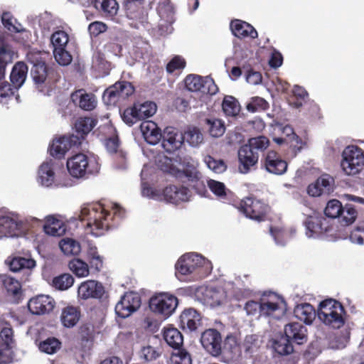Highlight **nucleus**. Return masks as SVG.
Segmentation results:
<instances>
[{
    "mask_svg": "<svg viewBox=\"0 0 364 364\" xmlns=\"http://www.w3.org/2000/svg\"><path fill=\"white\" fill-rule=\"evenodd\" d=\"M111 208L110 211L99 202L84 204L79 218L87 222L86 227L90 229L93 235L100 236L117 226L124 217L125 210L117 204H113Z\"/></svg>",
    "mask_w": 364,
    "mask_h": 364,
    "instance_id": "obj_1",
    "label": "nucleus"
},
{
    "mask_svg": "<svg viewBox=\"0 0 364 364\" xmlns=\"http://www.w3.org/2000/svg\"><path fill=\"white\" fill-rule=\"evenodd\" d=\"M284 335L274 342V348L280 355L291 353L294 351L292 343L302 345L307 341L306 328L297 322L286 325Z\"/></svg>",
    "mask_w": 364,
    "mask_h": 364,
    "instance_id": "obj_2",
    "label": "nucleus"
},
{
    "mask_svg": "<svg viewBox=\"0 0 364 364\" xmlns=\"http://www.w3.org/2000/svg\"><path fill=\"white\" fill-rule=\"evenodd\" d=\"M318 318L325 325L338 329L345 324L346 311L342 304L333 299L322 301L318 306Z\"/></svg>",
    "mask_w": 364,
    "mask_h": 364,
    "instance_id": "obj_3",
    "label": "nucleus"
},
{
    "mask_svg": "<svg viewBox=\"0 0 364 364\" xmlns=\"http://www.w3.org/2000/svg\"><path fill=\"white\" fill-rule=\"evenodd\" d=\"M205 259L196 253H188L181 256L176 264V274L180 279L190 276L193 279L204 277L203 264Z\"/></svg>",
    "mask_w": 364,
    "mask_h": 364,
    "instance_id": "obj_4",
    "label": "nucleus"
},
{
    "mask_svg": "<svg viewBox=\"0 0 364 364\" xmlns=\"http://www.w3.org/2000/svg\"><path fill=\"white\" fill-rule=\"evenodd\" d=\"M67 168L70 174L77 178L87 177L100 170L97 160L82 153L70 157L67 161Z\"/></svg>",
    "mask_w": 364,
    "mask_h": 364,
    "instance_id": "obj_5",
    "label": "nucleus"
},
{
    "mask_svg": "<svg viewBox=\"0 0 364 364\" xmlns=\"http://www.w3.org/2000/svg\"><path fill=\"white\" fill-rule=\"evenodd\" d=\"M364 166V151L357 146L345 148L342 153L341 166L346 174L353 176L358 173Z\"/></svg>",
    "mask_w": 364,
    "mask_h": 364,
    "instance_id": "obj_6",
    "label": "nucleus"
},
{
    "mask_svg": "<svg viewBox=\"0 0 364 364\" xmlns=\"http://www.w3.org/2000/svg\"><path fill=\"white\" fill-rule=\"evenodd\" d=\"M135 91L133 85L127 81H118L107 88L102 100L107 105H114L132 95Z\"/></svg>",
    "mask_w": 364,
    "mask_h": 364,
    "instance_id": "obj_7",
    "label": "nucleus"
},
{
    "mask_svg": "<svg viewBox=\"0 0 364 364\" xmlns=\"http://www.w3.org/2000/svg\"><path fill=\"white\" fill-rule=\"evenodd\" d=\"M178 306V299L173 295L161 293L151 296L149 301L150 310L164 317L171 316Z\"/></svg>",
    "mask_w": 364,
    "mask_h": 364,
    "instance_id": "obj_8",
    "label": "nucleus"
},
{
    "mask_svg": "<svg viewBox=\"0 0 364 364\" xmlns=\"http://www.w3.org/2000/svg\"><path fill=\"white\" fill-rule=\"evenodd\" d=\"M240 210L246 217L259 222L266 219L268 205L255 198L246 197L241 200Z\"/></svg>",
    "mask_w": 364,
    "mask_h": 364,
    "instance_id": "obj_9",
    "label": "nucleus"
},
{
    "mask_svg": "<svg viewBox=\"0 0 364 364\" xmlns=\"http://www.w3.org/2000/svg\"><path fill=\"white\" fill-rule=\"evenodd\" d=\"M31 76L36 84L46 83L52 85L60 78L58 70L52 67H48L45 62L37 61L31 68Z\"/></svg>",
    "mask_w": 364,
    "mask_h": 364,
    "instance_id": "obj_10",
    "label": "nucleus"
},
{
    "mask_svg": "<svg viewBox=\"0 0 364 364\" xmlns=\"http://www.w3.org/2000/svg\"><path fill=\"white\" fill-rule=\"evenodd\" d=\"M141 298L134 292H127L115 306L116 314L121 318H127L141 306Z\"/></svg>",
    "mask_w": 364,
    "mask_h": 364,
    "instance_id": "obj_11",
    "label": "nucleus"
},
{
    "mask_svg": "<svg viewBox=\"0 0 364 364\" xmlns=\"http://www.w3.org/2000/svg\"><path fill=\"white\" fill-rule=\"evenodd\" d=\"M79 139L74 134L63 136L53 141L49 147L50 154L56 159H62L69 149L78 147Z\"/></svg>",
    "mask_w": 364,
    "mask_h": 364,
    "instance_id": "obj_12",
    "label": "nucleus"
},
{
    "mask_svg": "<svg viewBox=\"0 0 364 364\" xmlns=\"http://www.w3.org/2000/svg\"><path fill=\"white\" fill-rule=\"evenodd\" d=\"M203 347L212 355L218 356L222 353V337L220 333L214 328L203 331L200 336Z\"/></svg>",
    "mask_w": 364,
    "mask_h": 364,
    "instance_id": "obj_13",
    "label": "nucleus"
},
{
    "mask_svg": "<svg viewBox=\"0 0 364 364\" xmlns=\"http://www.w3.org/2000/svg\"><path fill=\"white\" fill-rule=\"evenodd\" d=\"M178 177L185 178L186 180L183 181L186 182L198 194L205 196L207 192L202 175L194 166H188L182 171H178Z\"/></svg>",
    "mask_w": 364,
    "mask_h": 364,
    "instance_id": "obj_14",
    "label": "nucleus"
},
{
    "mask_svg": "<svg viewBox=\"0 0 364 364\" xmlns=\"http://www.w3.org/2000/svg\"><path fill=\"white\" fill-rule=\"evenodd\" d=\"M55 301L50 296L39 294L29 299L28 308L33 315H43L53 311Z\"/></svg>",
    "mask_w": 364,
    "mask_h": 364,
    "instance_id": "obj_15",
    "label": "nucleus"
},
{
    "mask_svg": "<svg viewBox=\"0 0 364 364\" xmlns=\"http://www.w3.org/2000/svg\"><path fill=\"white\" fill-rule=\"evenodd\" d=\"M306 235L315 237L328 232L331 228L329 221L321 215H310L305 222Z\"/></svg>",
    "mask_w": 364,
    "mask_h": 364,
    "instance_id": "obj_16",
    "label": "nucleus"
},
{
    "mask_svg": "<svg viewBox=\"0 0 364 364\" xmlns=\"http://www.w3.org/2000/svg\"><path fill=\"white\" fill-rule=\"evenodd\" d=\"M262 164L267 171L275 175L284 173L288 167L287 162L282 159L280 154L275 151H269L262 161Z\"/></svg>",
    "mask_w": 364,
    "mask_h": 364,
    "instance_id": "obj_17",
    "label": "nucleus"
},
{
    "mask_svg": "<svg viewBox=\"0 0 364 364\" xmlns=\"http://www.w3.org/2000/svg\"><path fill=\"white\" fill-rule=\"evenodd\" d=\"M240 173H247L252 167L255 166L259 160V154L256 151L250 149V146L244 144L238 150L237 153Z\"/></svg>",
    "mask_w": 364,
    "mask_h": 364,
    "instance_id": "obj_18",
    "label": "nucleus"
},
{
    "mask_svg": "<svg viewBox=\"0 0 364 364\" xmlns=\"http://www.w3.org/2000/svg\"><path fill=\"white\" fill-rule=\"evenodd\" d=\"M105 294L103 285L95 280L82 282L77 289V296L81 299H101Z\"/></svg>",
    "mask_w": 364,
    "mask_h": 364,
    "instance_id": "obj_19",
    "label": "nucleus"
},
{
    "mask_svg": "<svg viewBox=\"0 0 364 364\" xmlns=\"http://www.w3.org/2000/svg\"><path fill=\"white\" fill-rule=\"evenodd\" d=\"M162 194L167 202L173 204L187 202L191 196V191L187 187L183 186L178 187L174 185L166 186L163 190Z\"/></svg>",
    "mask_w": 364,
    "mask_h": 364,
    "instance_id": "obj_20",
    "label": "nucleus"
},
{
    "mask_svg": "<svg viewBox=\"0 0 364 364\" xmlns=\"http://www.w3.org/2000/svg\"><path fill=\"white\" fill-rule=\"evenodd\" d=\"M162 139V146L169 154L181 148L183 142V135L171 127L164 130Z\"/></svg>",
    "mask_w": 364,
    "mask_h": 364,
    "instance_id": "obj_21",
    "label": "nucleus"
},
{
    "mask_svg": "<svg viewBox=\"0 0 364 364\" xmlns=\"http://www.w3.org/2000/svg\"><path fill=\"white\" fill-rule=\"evenodd\" d=\"M180 324L183 329L196 331L202 325L201 315L194 309H186L180 316Z\"/></svg>",
    "mask_w": 364,
    "mask_h": 364,
    "instance_id": "obj_22",
    "label": "nucleus"
},
{
    "mask_svg": "<svg viewBox=\"0 0 364 364\" xmlns=\"http://www.w3.org/2000/svg\"><path fill=\"white\" fill-rule=\"evenodd\" d=\"M1 281L12 302L18 304L23 296L20 282L8 275L1 276Z\"/></svg>",
    "mask_w": 364,
    "mask_h": 364,
    "instance_id": "obj_23",
    "label": "nucleus"
},
{
    "mask_svg": "<svg viewBox=\"0 0 364 364\" xmlns=\"http://www.w3.org/2000/svg\"><path fill=\"white\" fill-rule=\"evenodd\" d=\"M230 29L232 34L238 38L250 37L252 39L257 38V31L250 23L240 19L231 21Z\"/></svg>",
    "mask_w": 364,
    "mask_h": 364,
    "instance_id": "obj_24",
    "label": "nucleus"
},
{
    "mask_svg": "<svg viewBox=\"0 0 364 364\" xmlns=\"http://www.w3.org/2000/svg\"><path fill=\"white\" fill-rule=\"evenodd\" d=\"M97 120L92 117H79L75 122V130L77 134L75 136L79 139V146L81 145L82 141L86 136L97 125Z\"/></svg>",
    "mask_w": 364,
    "mask_h": 364,
    "instance_id": "obj_25",
    "label": "nucleus"
},
{
    "mask_svg": "<svg viewBox=\"0 0 364 364\" xmlns=\"http://www.w3.org/2000/svg\"><path fill=\"white\" fill-rule=\"evenodd\" d=\"M71 98L73 102L77 104L82 109L91 111L96 107L95 96L92 93H87L82 89L73 92Z\"/></svg>",
    "mask_w": 364,
    "mask_h": 364,
    "instance_id": "obj_26",
    "label": "nucleus"
},
{
    "mask_svg": "<svg viewBox=\"0 0 364 364\" xmlns=\"http://www.w3.org/2000/svg\"><path fill=\"white\" fill-rule=\"evenodd\" d=\"M141 129L144 139L150 144H156L162 138L161 129L153 121L142 122Z\"/></svg>",
    "mask_w": 364,
    "mask_h": 364,
    "instance_id": "obj_27",
    "label": "nucleus"
},
{
    "mask_svg": "<svg viewBox=\"0 0 364 364\" xmlns=\"http://www.w3.org/2000/svg\"><path fill=\"white\" fill-rule=\"evenodd\" d=\"M163 338L166 343L174 350L182 348L183 336L181 331L175 327L168 325L163 329Z\"/></svg>",
    "mask_w": 364,
    "mask_h": 364,
    "instance_id": "obj_28",
    "label": "nucleus"
},
{
    "mask_svg": "<svg viewBox=\"0 0 364 364\" xmlns=\"http://www.w3.org/2000/svg\"><path fill=\"white\" fill-rule=\"evenodd\" d=\"M38 181L42 186H50L54 183L55 177L53 162L51 160L43 162L38 168Z\"/></svg>",
    "mask_w": 364,
    "mask_h": 364,
    "instance_id": "obj_29",
    "label": "nucleus"
},
{
    "mask_svg": "<svg viewBox=\"0 0 364 364\" xmlns=\"http://www.w3.org/2000/svg\"><path fill=\"white\" fill-rule=\"evenodd\" d=\"M94 4L101 15L107 18H113L119 9L116 0H95Z\"/></svg>",
    "mask_w": 364,
    "mask_h": 364,
    "instance_id": "obj_30",
    "label": "nucleus"
},
{
    "mask_svg": "<svg viewBox=\"0 0 364 364\" xmlns=\"http://www.w3.org/2000/svg\"><path fill=\"white\" fill-rule=\"evenodd\" d=\"M294 316L306 324H311L316 317L314 306L309 303L298 304L294 309Z\"/></svg>",
    "mask_w": 364,
    "mask_h": 364,
    "instance_id": "obj_31",
    "label": "nucleus"
},
{
    "mask_svg": "<svg viewBox=\"0 0 364 364\" xmlns=\"http://www.w3.org/2000/svg\"><path fill=\"white\" fill-rule=\"evenodd\" d=\"M80 317V311L78 307L68 306L62 310L60 321L65 327L72 328L77 323Z\"/></svg>",
    "mask_w": 364,
    "mask_h": 364,
    "instance_id": "obj_32",
    "label": "nucleus"
},
{
    "mask_svg": "<svg viewBox=\"0 0 364 364\" xmlns=\"http://www.w3.org/2000/svg\"><path fill=\"white\" fill-rule=\"evenodd\" d=\"M284 301L277 294H272L268 299H262L261 301V314L269 316L280 309V304Z\"/></svg>",
    "mask_w": 364,
    "mask_h": 364,
    "instance_id": "obj_33",
    "label": "nucleus"
},
{
    "mask_svg": "<svg viewBox=\"0 0 364 364\" xmlns=\"http://www.w3.org/2000/svg\"><path fill=\"white\" fill-rule=\"evenodd\" d=\"M43 230L47 235L59 237L65 233L66 227L63 221L53 216H48L43 225Z\"/></svg>",
    "mask_w": 364,
    "mask_h": 364,
    "instance_id": "obj_34",
    "label": "nucleus"
},
{
    "mask_svg": "<svg viewBox=\"0 0 364 364\" xmlns=\"http://www.w3.org/2000/svg\"><path fill=\"white\" fill-rule=\"evenodd\" d=\"M203 296L205 301L212 306L221 305L226 298L224 290L215 287L206 288Z\"/></svg>",
    "mask_w": 364,
    "mask_h": 364,
    "instance_id": "obj_35",
    "label": "nucleus"
},
{
    "mask_svg": "<svg viewBox=\"0 0 364 364\" xmlns=\"http://www.w3.org/2000/svg\"><path fill=\"white\" fill-rule=\"evenodd\" d=\"M28 73L27 65L22 62H17L12 68L10 80L13 85L20 87L24 82Z\"/></svg>",
    "mask_w": 364,
    "mask_h": 364,
    "instance_id": "obj_36",
    "label": "nucleus"
},
{
    "mask_svg": "<svg viewBox=\"0 0 364 364\" xmlns=\"http://www.w3.org/2000/svg\"><path fill=\"white\" fill-rule=\"evenodd\" d=\"M10 270L14 272L23 269H31L36 266V261L31 258L23 257H14L9 264Z\"/></svg>",
    "mask_w": 364,
    "mask_h": 364,
    "instance_id": "obj_37",
    "label": "nucleus"
},
{
    "mask_svg": "<svg viewBox=\"0 0 364 364\" xmlns=\"http://www.w3.org/2000/svg\"><path fill=\"white\" fill-rule=\"evenodd\" d=\"M73 277L68 273H64L54 277L50 285L57 290L65 291L71 287L73 285Z\"/></svg>",
    "mask_w": 364,
    "mask_h": 364,
    "instance_id": "obj_38",
    "label": "nucleus"
},
{
    "mask_svg": "<svg viewBox=\"0 0 364 364\" xmlns=\"http://www.w3.org/2000/svg\"><path fill=\"white\" fill-rule=\"evenodd\" d=\"M18 230V224L17 222L9 217H2L0 218V233L8 237H14L17 235Z\"/></svg>",
    "mask_w": 364,
    "mask_h": 364,
    "instance_id": "obj_39",
    "label": "nucleus"
},
{
    "mask_svg": "<svg viewBox=\"0 0 364 364\" xmlns=\"http://www.w3.org/2000/svg\"><path fill=\"white\" fill-rule=\"evenodd\" d=\"M357 216L358 212L354 205L347 203L344 207H342V213H341L338 218L343 225H348L355 220Z\"/></svg>",
    "mask_w": 364,
    "mask_h": 364,
    "instance_id": "obj_40",
    "label": "nucleus"
},
{
    "mask_svg": "<svg viewBox=\"0 0 364 364\" xmlns=\"http://www.w3.org/2000/svg\"><path fill=\"white\" fill-rule=\"evenodd\" d=\"M61 347V342L55 337H49L39 343L38 348L47 354L55 353Z\"/></svg>",
    "mask_w": 364,
    "mask_h": 364,
    "instance_id": "obj_41",
    "label": "nucleus"
},
{
    "mask_svg": "<svg viewBox=\"0 0 364 364\" xmlns=\"http://www.w3.org/2000/svg\"><path fill=\"white\" fill-rule=\"evenodd\" d=\"M134 105L141 120L153 116L156 112L157 107L154 102H135Z\"/></svg>",
    "mask_w": 364,
    "mask_h": 364,
    "instance_id": "obj_42",
    "label": "nucleus"
},
{
    "mask_svg": "<svg viewBox=\"0 0 364 364\" xmlns=\"http://www.w3.org/2000/svg\"><path fill=\"white\" fill-rule=\"evenodd\" d=\"M222 107L225 114L231 117L236 116L240 110L237 100L232 96L225 97Z\"/></svg>",
    "mask_w": 364,
    "mask_h": 364,
    "instance_id": "obj_43",
    "label": "nucleus"
},
{
    "mask_svg": "<svg viewBox=\"0 0 364 364\" xmlns=\"http://www.w3.org/2000/svg\"><path fill=\"white\" fill-rule=\"evenodd\" d=\"M60 247L65 255H76L80 252V243L71 238H65L60 242Z\"/></svg>",
    "mask_w": 364,
    "mask_h": 364,
    "instance_id": "obj_44",
    "label": "nucleus"
},
{
    "mask_svg": "<svg viewBox=\"0 0 364 364\" xmlns=\"http://www.w3.org/2000/svg\"><path fill=\"white\" fill-rule=\"evenodd\" d=\"M70 269L78 277H87L89 274V267L86 262L80 259H73L69 264Z\"/></svg>",
    "mask_w": 364,
    "mask_h": 364,
    "instance_id": "obj_45",
    "label": "nucleus"
},
{
    "mask_svg": "<svg viewBox=\"0 0 364 364\" xmlns=\"http://www.w3.org/2000/svg\"><path fill=\"white\" fill-rule=\"evenodd\" d=\"M161 355L160 348H156L151 346H144L139 351L140 359L146 363L156 360Z\"/></svg>",
    "mask_w": 364,
    "mask_h": 364,
    "instance_id": "obj_46",
    "label": "nucleus"
},
{
    "mask_svg": "<svg viewBox=\"0 0 364 364\" xmlns=\"http://www.w3.org/2000/svg\"><path fill=\"white\" fill-rule=\"evenodd\" d=\"M176 350L171 355V364H192L191 354L186 349L181 348Z\"/></svg>",
    "mask_w": 364,
    "mask_h": 364,
    "instance_id": "obj_47",
    "label": "nucleus"
},
{
    "mask_svg": "<svg viewBox=\"0 0 364 364\" xmlns=\"http://www.w3.org/2000/svg\"><path fill=\"white\" fill-rule=\"evenodd\" d=\"M135 105L133 106L126 108L121 114L123 122L129 126L141 121L138 110L136 109Z\"/></svg>",
    "mask_w": 364,
    "mask_h": 364,
    "instance_id": "obj_48",
    "label": "nucleus"
},
{
    "mask_svg": "<svg viewBox=\"0 0 364 364\" xmlns=\"http://www.w3.org/2000/svg\"><path fill=\"white\" fill-rule=\"evenodd\" d=\"M268 108L269 103L260 97H252L246 105L247 110L252 113L265 111Z\"/></svg>",
    "mask_w": 364,
    "mask_h": 364,
    "instance_id": "obj_49",
    "label": "nucleus"
},
{
    "mask_svg": "<svg viewBox=\"0 0 364 364\" xmlns=\"http://www.w3.org/2000/svg\"><path fill=\"white\" fill-rule=\"evenodd\" d=\"M245 145L258 153V151H264L269 146V140L264 136H259L250 139Z\"/></svg>",
    "mask_w": 364,
    "mask_h": 364,
    "instance_id": "obj_50",
    "label": "nucleus"
},
{
    "mask_svg": "<svg viewBox=\"0 0 364 364\" xmlns=\"http://www.w3.org/2000/svg\"><path fill=\"white\" fill-rule=\"evenodd\" d=\"M68 41V34L64 31H57L50 36V42L53 49L66 48Z\"/></svg>",
    "mask_w": 364,
    "mask_h": 364,
    "instance_id": "obj_51",
    "label": "nucleus"
},
{
    "mask_svg": "<svg viewBox=\"0 0 364 364\" xmlns=\"http://www.w3.org/2000/svg\"><path fill=\"white\" fill-rule=\"evenodd\" d=\"M342 204L337 199H333L327 203L324 210L326 216L331 218H336L342 213Z\"/></svg>",
    "mask_w": 364,
    "mask_h": 364,
    "instance_id": "obj_52",
    "label": "nucleus"
},
{
    "mask_svg": "<svg viewBox=\"0 0 364 364\" xmlns=\"http://www.w3.org/2000/svg\"><path fill=\"white\" fill-rule=\"evenodd\" d=\"M183 141H186L193 146H197L202 143L203 137L200 130L196 127L189 129L183 135Z\"/></svg>",
    "mask_w": 364,
    "mask_h": 364,
    "instance_id": "obj_53",
    "label": "nucleus"
},
{
    "mask_svg": "<svg viewBox=\"0 0 364 364\" xmlns=\"http://www.w3.org/2000/svg\"><path fill=\"white\" fill-rule=\"evenodd\" d=\"M204 77L191 74L185 78L186 87L191 92H200Z\"/></svg>",
    "mask_w": 364,
    "mask_h": 364,
    "instance_id": "obj_54",
    "label": "nucleus"
},
{
    "mask_svg": "<svg viewBox=\"0 0 364 364\" xmlns=\"http://www.w3.org/2000/svg\"><path fill=\"white\" fill-rule=\"evenodd\" d=\"M16 20L14 18L11 14L9 11H5L1 16V22L4 26L9 31L14 33H19L22 31L21 24L16 26L14 22Z\"/></svg>",
    "mask_w": 364,
    "mask_h": 364,
    "instance_id": "obj_55",
    "label": "nucleus"
},
{
    "mask_svg": "<svg viewBox=\"0 0 364 364\" xmlns=\"http://www.w3.org/2000/svg\"><path fill=\"white\" fill-rule=\"evenodd\" d=\"M0 338L7 348H11V345L14 342V330L9 323L6 322L5 326L1 329Z\"/></svg>",
    "mask_w": 364,
    "mask_h": 364,
    "instance_id": "obj_56",
    "label": "nucleus"
},
{
    "mask_svg": "<svg viewBox=\"0 0 364 364\" xmlns=\"http://www.w3.org/2000/svg\"><path fill=\"white\" fill-rule=\"evenodd\" d=\"M186 65V60L181 55H175L166 65V70L169 74L183 70Z\"/></svg>",
    "mask_w": 364,
    "mask_h": 364,
    "instance_id": "obj_57",
    "label": "nucleus"
},
{
    "mask_svg": "<svg viewBox=\"0 0 364 364\" xmlns=\"http://www.w3.org/2000/svg\"><path fill=\"white\" fill-rule=\"evenodd\" d=\"M205 162L208 167L216 173H221L227 168V166L223 160H216L211 156H205Z\"/></svg>",
    "mask_w": 364,
    "mask_h": 364,
    "instance_id": "obj_58",
    "label": "nucleus"
},
{
    "mask_svg": "<svg viewBox=\"0 0 364 364\" xmlns=\"http://www.w3.org/2000/svg\"><path fill=\"white\" fill-rule=\"evenodd\" d=\"M53 55L59 65H67L72 61V55L66 50V48L53 49Z\"/></svg>",
    "mask_w": 364,
    "mask_h": 364,
    "instance_id": "obj_59",
    "label": "nucleus"
},
{
    "mask_svg": "<svg viewBox=\"0 0 364 364\" xmlns=\"http://www.w3.org/2000/svg\"><path fill=\"white\" fill-rule=\"evenodd\" d=\"M207 124L209 125L208 132L212 136L218 137L224 134L225 127L220 120L207 119Z\"/></svg>",
    "mask_w": 364,
    "mask_h": 364,
    "instance_id": "obj_60",
    "label": "nucleus"
},
{
    "mask_svg": "<svg viewBox=\"0 0 364 364\" xmlns=\"http://www.w3.org/2000/svg\"><path fill=\"white\" fill-rule=\"evenodd\" d=\"M242 346L246 353L252 354L256 352L259 347L257 336L255 335L247 336Z\"/></svg>",
    "mask_w": 364,
    "mask_h": 364,
    "instance_id": "obj_61",
    "label": "nucleus"
},
{
    "mask_svg": "<svg viewBox=\"0 0 364 364\" xmlns=\"http://www.w3.org/2000/svg\"><path fill=\"white\" fill-rule=\"evenodd\" d=\"M19 87L8 82H0V102H3L7 97H12Z\"/></svg>",
    "mask_w": 364,
    "mask_h": 364,
    "instance_id": "obj_62",
    "label": "nucleus"
},
{
    "mask_svg": "<svg viewBox=\"0 0 364 364\" xmlns=\"http://www.w3.org/2000/svg\"><path fill=\"white\" fill-rule=\"evenodd\" d=\"M200 92L203 94L213 95L218 92V87L212 77L205 76L203 78Z\"/></svg>",
    "mask_w": 364,
    "mask_h": 364,
    "instance_id": "obj_63",
    "label": "nucleus"
},
{
    "mask_svg": "<svg viewBox=\"0 0 364 364\" xmlns=\"http://www.w3.org/2000/svg\"><path fill=\"white\" fill-rule=\"evenodd\" d=\"M316 181L324 193L328 194L333 191L334 178L330 175L323 174Z\"/></svg>",
    "mask_w": 364,
    "mask_h": 364,
    "instance_id": "obj_64",
    "label": "nucleus"
}]
</instances>
